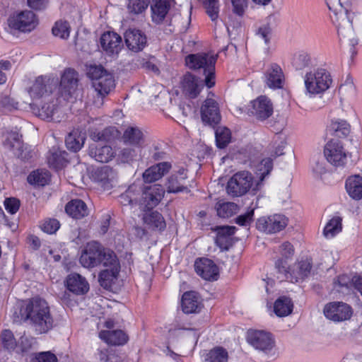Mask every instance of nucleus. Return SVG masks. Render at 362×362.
Instances as JSON below:
<instances>
[{
  "label": "nucleus",
  "instance_id": "nucleus-1",
  "mask_svg": "<svg viewBox=\"0 0 362 362\" xmlns=\"http://www.w3.org/2000/svg\"><path fill=\"white\" fill-rule=\"evenodd\" d=\"M25 320L36 334H47L56 326V318L49 303L43 298L35 297L25 304Z\"/></svg>",
  "mask_w": 362,
  "mask_h": 362
},
{
  "label": "nucleus",
  "instance_id": "nucleus-2",
  "mask_svg": "<svg viewBox=\"0 0 362 362\" xmlns=\"http://www.w3.org/2000/svg\"><path fill=\"white\" fill-rule=\"evenodd\" d=\"M87 76L91 80L92 87L96 93L94 104L100 107L104 98L115 88V78L112 74L100 65H90L88 68Z\"/></svg>",
  "mask_w": 362,
  "mask_h": 362
},
{
  "label": "nucleus",
  "instance_id": "nucleus-3",
  "mask_svg": "<svg viewBox=\"0 0 362 362\" xmlns=\"http://www.w3.org/2000/svg\"><path fill=\"white\" fill-rule=\"evenodd\" d=\"M217 56L212 53L201 52L189 54L185 64L189 69L199 71L205 76L204 84L208 88L215 85V64Z\"/></svg>",
  "mask_w": 362,
  "mask_h": 362
},
{
  "label": "nucleus",
  "instance_id": "nucleus-4",
  "mask_svg": "<svg viewBox=\"0 0 362 362\" xmlns=\"http://www.w3.org/2000/svg\"><path fill=\"white\" fill-rule=\"evenodd\" d=\"M326 2L329 11L332 13L330 18L336 24L339 36L351 38L354 31L348 17L347 9L342 6L340 0H326Z\"/></svg>",
  "mask_w": 362,
  "mask_h": 362
},
{
  "label": "nucleus",
  "instance_id": "nucleus-5",
  "mask_svg": "<svg viewBox=\"0 0 362 362\" xmlns=\"http://www.w3.org/2000/svg\"><path fill=\"white\" fill-rule=\"evenodd\" d=\"M276 268L291 282H298L307 279L311 274L312 261L309 258L301 259L291 267H286V261L276 262Z\"/></svg>",
  "mask_w": 362,
  "mask_h": 362
},
{
  "label": "nucleus",
  "instance_id": "nucleus-6",
  "mask_svg": "<svg viewBox=\"0 0 362 362\" xmlns=\"http://www.w3.org/2000/svg\"><path fill=\"white\" fill-rule=\"evenodd\" d=\"M304 83L308 93L317 95L324 93L330 87L332 79L327 69L317 68L305 74Z\"/></svg>",
  "mask_w": 362,
  "mask_h": 362
},
{
  "label": "nucleus",
  "instance_id": "nucleus-7",
  "mask_svg": "<svg viewBox=\"0 0 362 362\" xmlns=\"http://www.w3.org/2000/svg\"><path fill=\"white\" fill-rule=\"evenodd\" d=\"M80 79L76 71L66 69L61 76L59 93L64 100H73L80 93Z\"/></svg>",
  "mask_w": 362,
  "mask_h": 362
},
{
  "label": "nucleus",
  "instance_id": "nucleus-8",
  "mask_svg": "<svg viewBox=\"0 0 362 362\" xmlns=\"http://www.w3.org/2000/svg\"><path fill=\"white\" fill-rule=\"evenodd\" d=\"M253 186L252 177L247 171L235 173L228 182L227 193L232 197H240L246 194Z\"/></svg>",
  "mask_w": 362,
  "mask_h": 362
},
{
  "label": "nucleus",
  "instance_id": "nucleus-9",
  "mask_svg": "<svg viewBox=\"0 0 362 362\" xmlns=\"http://www.w3.org/2000/svg\"><path fill=\"white\" fill-rule=\"evenodd\" d=\"M247 341L254 349L266 354H271L275 347L273 335L263 330L248 331Z\"/></svg>",
  "mask_w": 362,
  "mask_h": 362
},
{
  "label": "nucleus",
  "instance_id": "nucleus-10",
  "mask_svg": "<svg viewBox=\"0 0 362 362\" xmlns=\"http://www.w3.org/2000/svg\"><path fill=\"white\" fill-rule=\"evenodd\" d=\"M21 138V136L17 132H11L7 134L4 146L18 158L28 160L33 157L34 152L30 146L23 143Z\"/></svg>",
  "mask_w": 362,
  "mask_h": 362
},
{
  "label": "nucleus",
  "instance_id": "nucleus-11",
  "mask_svg": "<svg viewBox=\"0 0 362 362\" xmlns=\"http://www.w3.org/2000/svg\"><path fill=\"white\" fill-rule=\"evenodd\" d=\"M10 28L21 32H30L37 26L38 21L31 11H21L11 16L8 20Z\"/></svg>",
  "mask_w": 362,
  "mask_h": 362
},
{
  "label": "nucleus",
  "instance_id": "nucleus-12",
  "mask_svg": "<svg viewBox=\"0 0 362 362\" xmlns=\"http://www.w3.org/2000/svg\"><path fill=\"white\" fill-rule=\"evenodd\" d=\"M103 246L96 241L88 243L81 252L80 263L85 268H93L100 264Z\"/></svg>",
  "mask_w": 362,
  "mask_h": 362
},
{
  "label": "nucleus",
  "instance_id": "nucleus-13",
  "mask_svg": "<svg viewBox=\"0 0 362 362\" xmlns=\"http://www.w3.org/2000/svg\"><path fill=\"white\" fill-rule=\"evenodd\" d=\"M324 154L327 161L334 166H343L346 163V152L338 140L327 142L325 146Z\"/></svg>",
  "mask_w": 362,
  "mask_h": 362
},
{
  "label": "nucleus",
  "instance_id": "nucleus-14",
  "mask_svg": "<svg viewBox=\"0 0 362 362\" xmlns=\"http://www.w3.org/2000/svg\"><path fill=\"white\" fill-rule=\"evenodd\" d=\"M287 224L288 218L284 215L274 214L259 218L257 221V228L267 233H275L283 230Z\"/></svg>",
  "mask_w": 362,
  "mask_h": 362
},
{
  "label": "nucleus",
  "instance_id": "nucleus-15",
  "mask_svg": "<svg viewBox=\"0 0 362 362\" xmlns=\"http://www.w3.org/2000/svg\"><path fill=\"white\" fill-rule=\"evenodd\" d=\"M57 82L47 76L37 77L28 89V93L32 98H40L52 93L56 87Z\"/></svg>",
  "mask_w": 362,
  "mask_h": 362
},
{
  "label": "nucleus",
  "instance_id": "nucleus-16",
  "mask_svg": "<svg viewBox=\"0 0 362 362\" xmlns=\"http://www.w3.org/2000/svg\"><path fill=\"white\" fill-rule=\"evenodd\" d=\"M325 317L334 322L344 321L351 316V308L344 303L333 302L325 305Z\"/></svg>",
  "mask_w": 362,
  "mask_h": 362
},
{
  "label": "nucleus",
  "instance_id": "nucleus-17",
  "mask_svg": "<svg viewBox=\"0 0 362 362\" xmlns=\"http://www.w3.org/2000/svg\"><path fill=\"white\" fill-rule=\"evenodd\" d=\"M100 43L103 50L108 55L117 54L123 46L122 37L112 31L105 32L100 37Z\"/></svg>",
  "mask_w": 362,
  "mask_h": 362
},
{
  "label": "nucleus",
  "instance_id": "nucleus-18",
  "mask_svg": "<svg viewBox=\"0 0 362 362\" xmlns=\"http://www.w3.org/2000/svg\"><path fill=\"white\" fill-rule=\"evenodd\" d=\"M124 37L127 48L134 52L143 50L147 44L146 35L139 29L127 30Z\"/></svg>",
  "mask_w": 362,
  "mask_h": 362
},
{
  "label": "nucleus",
  "instance_id": "nucleus-19",
  "mask_svg": "<svg viewBox=\"0 0 362 362\" xmlns=\"http://www.w3.org/2000/svg\"><path fill=\"white\" fill-rule=\"evenodd\" d=\"M251 114L257 119L264 120L273 113V105L266 96H259L251 102Z\"/></svg>",
  "mask_w": 362,
  "mask_h": 362
},
{
  "label": "nucleus",
  "instance_id": "nucleus-20",
  "mask_svg": "<svg viewBox=\"0 0 362 362\" xmlns=\"http://www.w3.org/2000/svg\"><path fill=\"white\" fill-rule=\"evenodd\" d=\"M165 191L160 185H153L144 188L140 204L147 209H152L157 206L163 197Z\"/></svg>",
  "mask_w": 362,
  "mask_h": 362
},
{
  "label": "nucleus",
  "instance_id": "nucleus-21",
  "mask_svg": "<svg viewBox=\"0 0 362 362\" xmlns=\"http://www.w3.org/2000/svg\"><path fill=\"white\" fill-rule=\"evenodd\" d=\"M197 274L202 279L207 281L217 280L218 276V268L211 259L202 258L194 263Z\"/></svg>",
  "mask_w": 362,
  "mask_h": 362
},
{
  "label": "nucleus",
  "instance_id": "nucleus-22",
  "mask_svg": "<svg viewBox=\"0 0 362 362\" xmlns=\"http://www.w3.org/2000/svg\"><path fill=\"white\" fill-rule=\"evenodd\" d=\"M264 82L271 89L282 88L285 82V76L281 66L277 64H271L264 74Z\"/></svg>",
  "mask_w": 362,
  "mask_h": 362
},
{
  "label": "nucleus",
  "instance_id": "nucleus-23",
  "mask_svg": "<svg viewBox=\"0 0 362 362\" xmlns=\"http://www.w3.org/2000/svg\"><path fill=\"white\" fill-rule=\"evenodd\" d=\"M204 87V82L191 73H187L181 81L183 93L191 98H195Z\"/></svg>",
  "mask_w": 362,
  "mask_h": 362
},
{
  "label": "nucleus",
  "instance_id": "nucleus-24",
  "mask_svg": "<svg viewBox=\"0 0 362 362\" xmlns=\"http://www.w3.org/2000/svg\"><path fill=\"white\" fill-rule=\"evenodd\" d=\"M33 112L42 119L60 121L62 110L54 101L44 102L40 107H33Z\"/></svg>",
  "mask_w": 362,
  "mask_h": 362
},
{
  "label": "nucleus",
  "instance_id": "nucleus-25",
  "mask_svg": "<svg viewBox=\"0 0 362 362\" xmlns=\"http://www.w3.org/2000/svg\"><path fill=\"white\" fill-rule=\"evenodd\" d=\"M202 122L209 125L216 124L221 120L218 103L213 99H206L201 107Z\"/></svg>",
  "mask_w": 362,
  "mask_h": 362
},
{
  "label": "nucleus",
  "instance_id": "nucleus-26",
  "mask_svg": "<svg viewBox=\"0 0 362 362\" xmlns=\"http://www.w3.org/2000/svg\"><path fill=\"white\" fill-rule=\"evenodd\" d=\"M174 3V0H152L151 4L152 21L156 24L163 23Z\"/></svg>",
  "mask_w": 362,
  "mask_h": 362
},
{
  "label": "nucleus",
  "instance_id": "nucleus-27",
  "mask_svg": "<svg viewBox=\"0 0 362 362\" xmlns=\"http://www.w3.org/2000/svg\"><path fill=\"white\" fill-rule=\"evenodd\" d=\"M69 291L76 295H83L89 290V284L86 279L77 273L69 274L65 281Z\"/></svg>",
  "mask_w": 362,
  "mask_h": 362
},
{
  "label": "nucleus",
  "instance_id": "nucleus-28",
  "mask_svg": "<svg viewBox=\"0 0 362 362\" xmlns=\"http://www.w3.org/2000/svg\"><path fill=\"white\" fill-rule=\"evenodd\" d=\"M171 168L168 162H162L146 169L143 173V179L146 183L156 182L160 179Z\"/></svg>",
  "mask_w": 362,
  "mask_h": 362
},
{
  "label": "nucleus",
  "instance_id": "nucleus-29",
  "mask_svg": "<svg viewBox=\"0 0 362 362\" xmlns=\"http://www.w3.org/2000/svg\"><path fill=\"white\" fill-rule=\"evenodd\" d=\"M93 179L95 182L100 183L105 188L112 187L117 178V173L109 166H103L97 168L93 175Z\"/></svg>",
  "mask_w": 362,
  "mask_h": 362
},
{
  "label": "nucleus",
  "instance_id": "nucleus-30",
  "mask_svg": "<svg viewBox=\"0 0 362 362\" xmlns=\"http://www.w3.org/2000/svg\"><path fill=\"white\" fill-rule=\"evenodd\" d=\"M202 308L199 295L194 291L185 292L182 298V308L184 313L189 314L198 313Z\"/></svg>",
  "mask_w": 362,
  "mask_h": 362
},
{
  "label": "nucleus",
  "instance_id": "nucleus-31",
  "mask_svg": "<svg viewBox=\"0 0 362 362\" xmlns=\"http://www.w3.org/2000/svg\"><path fill=\"white\" fill-rule=\"evenodd\" d=\"M99 337L107 344L113 346H122L128 341V336L121 329L100 331Z\"/></svg>",
  "mask_w": 362,
  "mask_h": 362
},
{
  "label": "nucleus",
  "instance_id": "nucleus-32",
  "mask_svg": "<svg viewBox=\"0 0 362 362\" xmlns=\"http://www.w3.org/2000/svg\"><path fill=\"white\" fill-rule=\"evenodd\" d=\"M116 153L110 146H98L92 144L89 147V155L100 163H107L115 156Z\"/></svg>",
  "mask_w": 362,
  "mask_h": 362
},
{
  "label": "nucleus",
  "instance_id": "nucleus-33",
  "mask_svg": "<svg viewBox=\"0 0 362 362\" xmlns=\"http://www.w3.org/2000/svg\"><path fill=\"white\" fill-rule=\"evenodd\" d=\"M186 174L184 169L180 170L177 174L170 175L165 186L168 193H177L187 189L185 187Z\"/></svg>",
  "mask_w": 362,
  "mask_h": 362
},
{
  "label": "nucleus",
  "instance_id": "nucleus-34",
  "mask_svg": "<svg viewBox=\"0 0 362 362\" xmlns=\"http://www.w3.org/2000/svg\"><path fill=\"white\" fill-rule=\"evenodd\" d=\"M122 141L127 145L141 148L144 142V134L137 127H129L123 133Z\"/></svg>",
  "mask_w": 362,
  "mask_h": 362
},
{
  "label": "nucleus",
  "instance_id": "nucleus-35",
  "mask_svg": "<svg viewBox=\"0 0 362 362\" xmlns=\"http://www.w3.org/2000/svg\"><path fill=\"white\" fill-rule=\"evenodd\" d=\"M216 244L222 249L228 250L231 245L232 235L235 233V226H221L216 229Z\"/></svg>",
  "mask_w": 362,
  "mask_h": 362
},
{
  "label": "nucleus",
  "instance_id": "nucleus-36",
  "mask_svg": "<svg viewBox=\"0 0 362 362\" xmlns=\"http://www.w3.org/2000/svg\"><path fill=\"white\" fill-rule=\"evenodd\" d=\"M68 215L76 219H80L88 214L86 203L81 199H73L68 202L65 207Z\"/></svg>",
  "mask_w": 362,
  "mask_h": 362
},
{
  "label": "nucleus",
  "instance_id": "nucleus-37",
  "mask_svg": "<svg viewBox=\"0 0 362 362\" xmlns=\"http://www.w3.org/2000/svg\"><path fill=\"white\" fill-rule=\"evenodd\" d=\"M273 168L272 160L269 158L262 159L256 166L255 174L258 177L253 191L259 190L264 178L269 175Z\"/></svg>",
  "mask_w": 362,
  "mask_h": 362
},
{
  "label": "nucleus",
  "instance_id": "nucleus-38",
  "mask_svg": "<svg viewBox=\"0 0 362 362\" xmlns=\"http://www.w3.org/2000/svg\"><path fill=\"white\" fill-rule=\"evenodd\" d=\"M85 139V133L76 129L68 134L65 139V144L68 149L76 152L83 147Z\"/></svg>",
  "mask_w": 362,
  "mask_h": 362
},
{
  "label": "nucleus",
  "instance_id": "nucleus-39",
  "mask_svg": "<svg viewBox=\"0 0 362 362\" xmlns=\"http://www.w3.org/2000/svg\"><path fill=\"white\" fill-rule=\"evenodd\" d=\"M144 223L152 230H163L166 223L163 216L158 211L146 213L143 216Z\"/></svg>",
  "mask_w": 362,
  "mask_h": 362
},
{
  "label": "nucleus",
  "instance_id": "nucleus-40",
  "mask_svg": "<svg viewBox=\"0 0 362 362\" xmlns=\"http://www.w3.org/2000/svg\"><path fill=\"white\" fill-rule=\"evenodd\" d=\"M346 189L349 195L354 199L362 198V177L354 175L349 177L346 182Z\"/></svg>",
  "mask_w": 362,
  "mask_h": 362
},
{
  "label": "nucleus",
  "instance_id": "nucleus-41",
  "mask_svg": "<svg viewBox=\"0 0 362 362\" xmlns=\"http://www.w3.org/2000/svg\"><path fill=\"white\" fill-rule=\"evenodd\" d=\"M66 151L53 148L50 151V155L47 158L49 165L55 170L62 168L67 162L66 158Z\"/></svg>",
  "mask_w": 362,
  "mask_h": 362
},
{
  "label": "nucleus",
  "instance_id": "nucleus-42",
  "mask_svg": "<svg viewBox=\"0 0 362 362\" xmlns=\"http://www.w3.org/2000/svg\"><path fill=\"white\" fill-rule=\"evenodd\" d=\"M293 303L289 298H279L274 303V312L278 317H286L293 311Z\"/></svg>",
  "mask_w": 362,
  "mask_h": 362
},
{
  "label": "nucleus",
  "instance_id": "nucleus-43",
  "mask_svg": "<svg viewBox=\"0 0 362 362\" xmlns=\"http://www.w3.org/2000/svg\"><path fill=\"white\" fill-rule=\"evenodd\" d=\"M100 259V264L104 267L111 269L120 268L119 262L115 253L108 248L103 247Z\"/></svg>",
  "mask_w": 362,
  "mask_h": 362
},
{
  "label": "nucleus",
  "instance_id": "nucleus-44",
  "mask_svg": "<svg viewBox=\"0 0 362 362\" xmlns=\"http://www.w3.org/2000/svg\"><path fill=\"white\" fill-rule=\"evenodd\" d=\"M119 269L120 268H106L101 271L99 274L100 285L105 288H109L117 279Z\"/></svg>",
  "mask_w": 362,
  "mask_h": 362
},
{
  "label": "nucleus",
  "instance_id": "nucleus-45",
  "mask_svg": "<svg viewBox=\"0 0 362 362\" xmlns=\"http://www.w3.org/2000/svg\"><path fill=\"white\" fill-rule=\"evenodd\" d=\"M341 218L339 216L333 217L326 224L323 235L326 238H332L341 232Z\"/></svg>",
  "mask_w": 362,
  "mask_h": 362
},
{
  "label": "nucleus",
  "instance_id": "nucleus-46",
  "mask_svg": "<svg viewBox=\"0 0 362 362\" xmlns=\"http://www.w3.org/2000/svg\"><path fill=\"white\" fill-rule=\"evenodd\" d=\"M217 214L221 218L232 216L238 210V206L233 202H218L216 205Z\"/></svg>",
  "mask_w": 362,
  "mask_h": 362
},
{
  "label": "nucleus",
  "instance_id": "nucleus-47",
  "mask_svg": "<svg viewBox=\"0 0 362 362\" xmlns=\"http://www.w3.org/2000/svg\"><path fill=\"white\" fill-rule=\"evenodd\" d=\"M49 179L50 175L48 171L37 170L28 175V182L32 185L45 186L48 184Z\"/></svg>",
  "mask_w": 362,
  "mask_h": 362
},
{
  "label": "nucleus",
  "instance_id": "nucleus-48",
  "mask_svg": "<svg viewBox=\"0 0 362 362\" xmlns=\"http://www.w3.org/2000/svg\"><path fill=\"white\" fill-rule=\"evenodd\" d=\"M52 34L61 39H67L69 37L71 27L66 21H57L52 29Z\"/></svg>",
  "mask_w": 362,
  "mask_h": 362
},
{
  "label": "nucleus",
  "instance_id": "nucleus-49",
  "mask_svg": "<svg viewBox=\"0 0 362 362\" xmlns=\"http://www.w3.org/2000/svg\"><path fill=\"white\" fill-rule=\"evenodd\" d=\"M329 129L338 137L346 136L350 132L349 124L344 120L334 119L332 120Z\"/></svg>",
  "mask_w": 362,
  "mask_h": 362
},
{
  "label": "nucleus",
  "instance_id": "nucleus-50",
  "mask_svg": "<svg viewBox=\"0 0 362 362\" xmlns=\"http://www.w3.org/2000/svg\"><path fill=\"white\" fill-rule=\"evenodd\" d=\"M228 359L227 351L222 347H216L206 354L205 361L206 362H227Z\"/></svg>",
  "mask_w": 362,
  "mask_h": 362
},
{
  "label": "nucleus",
  "instance_id": "nucleus-51",
  "mask_svg": "<svg viewBox=\"0 0 362 362\" xmlns=\"http://www.w3.org/2000/svg\"><path fill=\"white\" fill-rule=\"evenodd\" d=\"M217 146L220 148H225L230 141L231 134L229 129L219 127L215 132Z\"/></svg>",
  "mask_w": 362,
  "mask_h": 362
},
{
  "label": "nucleus",
  "instance_id": "nucleus-52",
  "mask_svg": "<svg viewBox=\"0 0 362 362\" xmlns=\"http://www.w3.org/2000/svg\"><path fill=\"white\" fill-rule=\"evenodd\" d=\"M140 148L132 146L122 148L118 158L122 163H129L135 160L139 155Z\"/></svg>",
  "mask_w": 362,
  "mask_h": 362
},
{
  "label": "nucleus",
  "instance_id": "nucleus-53",
  "mask_svg": "<svg viewBox=\"0 0 362 362\" xmlns=\"http://www.w3.org/2000/svg\"><path fill=\"white\" fill-rule=\"evenodd\" d=\"M149 0H128L127 9L130 13L139 14L148 8Z\"/></svg>",
  "mask_w": 362,
  "mask_h": 362
},
{
  "label": "nucleus",
  "instance_id": "nucleus-54",
  "mask_svg": "<svg viewBox=\"0 0 362 362\" xmlns=\"http://www.w3.org/2000/svg\"><path fill=\"white\" fill-rule=\"evenodd\" d=\"M203 4L206 13L211 21H214L218 17V0H203Z\"/></svg>",
  "mask_w": 362,
  "mask_h": 362
},
{
  "label": "nucleus",
  "instance_id": "nucleus-55",
  "mask_svg": "<svg viewBox=\"0 0 362 362\" xmlns=\"http://www.w3.org/2000/svg\"><path fill=\"white\" fill-rule=\"evenodd\" d=\"M279 253L281 257L276 261H286V267L288 266V259H291L294 255L293 246L289 242H284L279 246Z\"/></svg>",
  "mask_w": 362,
  "mask_h": 362
},
{
  "label": "nucleus",
  "instance_id": "nucleus-56",
  "mask_svg": "<svg viewBox=\"0 0 362 362\" xmlns=\"http://www.w3.org/2000/svg\"><path fill=\"white\" fill-rule=\"evenodd\" d=\"M310 56L305 52H302L296 55L293 61V64L298 70H301L310 64Z\"/></svg>",
  "mask_w": 362,
  "mask_h": 362
},
{
  "label": "nucleus",
  "instance_id": "nucleus-57",
  "mask_svg": "<svg viewBox=\"0 0 362 362\" xmlns=\"http://www.w3.org/2000/svg\"><path fill=\"white\" fill-rule=\"evenodd\" d=\"M1 341L4 347L8 350H13L16 346V341L13 337V333L8 329H5L2 332Z\"/></svg>",
  "mask_w": 362,
  "mask_h": 362
},
{
  "label": "nucleus",
  "instance_id": "nucleus-58",
  "mask_svg": "<svg viewBox=\"0 0 362 362\" xmlns=\"http://www.w3.org/2000/svg\"><path fill=\"white\" fill-rule=\"evenodd\" d=\"M59 227V221L55 218L45 219L41 225L42 230L49 234L56 233Z\"/></svg>",
  "mask_w": 362,
  "mask_h": 362
},
{
  "label": "nucleus",
  "instance_id": "nucleus-59",
  "mask_svg": "<svg viewBox=\"0 0 362 362\" xmlns=\"http://www.w3.org/2000/svg\"><path fill=\"white\" fill-rule=\"evenodd\" d=\"M30 362H58L57 356L50 351H43L36 354Z\"/></svg>",
  "mask_w": 362,
  "mask_h": 362
},
{
  "label": "nucleus",
  "instance_id": "nucleus-60",
  "mask_svg": "<svg viewBox=\"0 0 362 362\" xmlns=\"http://www.w3.org/2000/svg\"><path fill=\"white\" fill-rule=\"evenodd\" d=\"M254 216V209H250L244 214H241L235 218V223L240 226H250V223L253 221Z\"/></svg>",
  "mask_w": 362,
  "mask_h": 362
},
{
  "label": "nucleus",
  "instance_id": "nucleus-61",
  "mask_svg": "<svg viewBox=\"0 0 362 362\" xmlns=\"http://www.w3.org/2000/svg\"><path fill=\"white\" fill-rule=\"evenodd\" d=\"M233 11L238 16H242L247 7V0H230Z\"/></svg>",
  "mask_w": 362,
  "mask_h": 362
},
{
  "label": "nucleus",
  "instance_id": "nucleus-62",
  "mask_svg": "<svg viewBox=\"0 0 362 362\" xmlns=\"http://www.w3.org/2000/svg\"><path fill=\"white\" fill-rule=\"evenodd\" d=\"M135 190L134 186H129L128 189L119 197V202L123 206L135 204L134 199H132L129 193H133Z\"/></svg>",
  "mask_w": 362,
  "mask_h": 362
},
{
  "label": "nucleus",
  "instance_id": "nucleus-63",
  "mask_svg": "<svg viewBox=\"0 0 362 362\" xmlns=\"http://www.w3.org/2000/svg\"><path fill=\"white\" fill-rule=\"evenodd\" d=\"M6 211L11 214H16L20 207V202L16 198H8L4 201Z\"/></svg>",
  "mask_w": 362,
  "mask_h": 362
},
{
  "label": "nucleus",
  "instance_id": "nucleus-64",
  "mask_svg": "<svg viewBox=\"0 0 362 362\" xmlns=\"http://www.w3.org/2000/svg\"><path fill=\"white\" fill-rule=\"evenodd\" d=\"M0 103L8 110L18 109V103L9 96H4Z\"/></svg>",
  "mask_w": 362,
  "mask_h": 362
}]
</instances>
